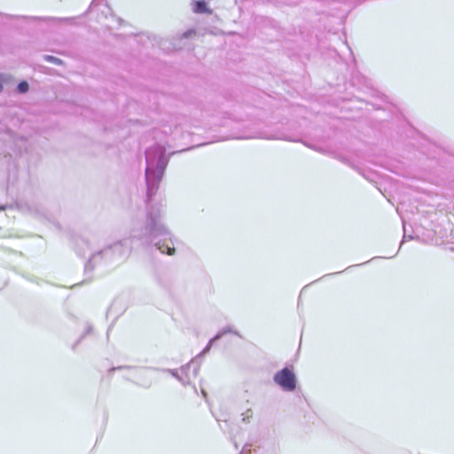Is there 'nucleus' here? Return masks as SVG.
<instances>
[{
	"label": "nucleus",
	"instance_id": "1",
	"mask_svg": "<svg viewBox=\"0 0 454 454\" xmlns=\"http://www.w3.org/2000/svg\"><path fill=\"white\" fill-rule=\"evenodd\" d=\"M0 26L9 27H75L79 26L75 18H51V17H27V16H10L0 14Z\"/></svg>",
	"mask_w": 454,
	"mask_h": 454
},
{
	"label": "nucleus",
	"instance_id": "2",
	"mask_svg": "<svg viewBox=\"0 0 454 454\" xmlns=\"http://www.w3.org/2000/svg\"><path fill=\"white\" fill-rule=\"evenodd\" d=\"M274 381L285 391L296 388V376L293 368L286 367L274 375Z\"/></svg>",
	"mask_w": 454,
	"mask_h": 454
},
{
	"label": "nucleus",
	"instance_id": "3",
	"mask_svg": "<svg viewBox=\"0 0 454 454\" xmlns=\"http://www.w3.org/2000/svg\"><path fill=\"white\" fill-rule=\"evenodd\" d=\"M191 7L193 12L198 14H210L211 9L208 7L205 0H193L191 3Z\"/></svg>",
	"mask_w": 454,
	"mask_h": 454
},
{
	"label": "nucleus",
	"instance_id": "4",
	"mask_svg": "<svg viewBox=\"0 0 454 454\" xmlns=\"http://www.w3.org/2000/svg\"><path fill=\"white\" fill-rule=\"evenodd\" d=\"M95 9L101 12L103 14H106L111 11L109 6L104 3V0H93L90 4V10L92 12Z\"/></svg>",
	"mask_w": 454,
	"mask_h": 454
},
{
	"label": "nucleus",
	"instance_id": "5",
	"mask_svg": "<svg viewBox=\"0 0 454 454\" xmlns=\"http://www.w3.org/2000/svg\"><path fill=\"white\" fill-rule=\"evenodd\" d=\"M44 60H46L47 62H51V63H53L55 65H62L63 64V61L56 57H53V56H51V55H45L43 57Z\"/></svg>",
	"mask_w": 454,
	"mask_h": 454
},
{
	"label": "nucleus",
	"instance_id": "6",
	"mask_svg": "<svg viewBox=\"0 0 454 454\" xmlns=\"http://www.w3.org/2000/svg\"><path fill=\"white\" fill-rule=\"evenodd\" d=\"M28 83L25 81L21 82L19 83L18 85V90L20 92V93H25L28 90Z\"/></svg>",
	"mask_w": 454,
	"mask_h": 454
},
{
	"label": "nucleus",
	"instance_id": "7",
	"mask_svg": "<svg viewBox=\"0 0 454 454\" xmlns=\"http://www.w3.org/2000/svg\"><path fill=\"white\" fill-rule=\"evenodd\" d=\"M111 19L114 20V21H116V24L117 26H120V27H122V26H127L128 23L121 19V18H116L115 16H112Z\"/></svg>",
	"mask_w": 454,
	"mask_h": 454
},
{
	"label": "nucleus",
	"instance_id": "8",
	"mask_svg": "<svg viewBox=\"0 0 454 454\" xmlns=\"http://www.w3.org/2000/svg\"><path fill=\"white\" fill-rule=\"evenodd\" d=\"M166 249H167V254H169V255H172L175 254V248L174 247H166Z\"/></svg>",
	"mask_w": 454,
	"mask_h": 454
},
{
	"label": "nucleus",
	"instance_id": "9",
	"mask_svg": "<svg viewBox=\"0 0 454 454\" xmlns=\"http://www.w3.org/2000/svg\"><path fill=\"white\" fill-rule=\"evenodd\" d=\"M6 207H7V206H2V207H0V210H5Z\"/></svg>",
	"mask_w": 454,
	"mask_h": 454
}]
</instances>
